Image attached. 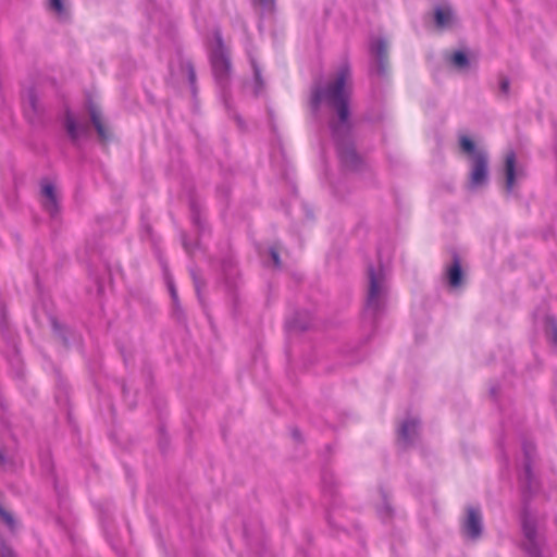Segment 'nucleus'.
I'll use <instances>...</instances> for the list:
<instances>
[{
	"instance_id": "nucleus-1",
	"label": "nucleus",
	"mask_w": 557,
	"mask_h": 557,
	"mask_svg": "<svg viewBox=\"0 0 557 557\" xmlns=\"http://www.w3.org/2000/svg\"><path fill=\"white\" fill-rule=\"evenodd\" d=\"M350 99L351 71L349 65L344 63L337 69L332 81L325 85L315 84L311 87L309 108L314 116L320 113L322 104L329 109V128L341 163L347 170L358 171L362 166V158L355 146Z\"/></svg>"
},
{
	"instance_id": "nucleus-2",
	"label": "nucleus",
	"mask_w": 557,
	"mask_h": 557,
	"mask_svg": "<svg viewBox=\"0 0 557 557\" xmlns=\"http://www.w3.org/2000/svg\"><path fill=\"white\" fill-rule=\"evenodd\" d=\"M524 462L519 474V486L522 494L523 509L521 513V528L523 533L522 548L527 557H549L543 553V540L537 533L536 521L530 513V500L539 490V482L532 471L535 447L532 443L522 445Z\"/></svg>"
},
{
	"instance_id": "nucleus-3",
	"label": "nucleus",
	"mask_w": 557,
	"mask_h": 557,
	"mask_svg": "<svg viewBox=\"0 0 557 557\" xmlns=\"http://www.w3.org/2000/svg\"><path fill=\"white\" fill-rule=\"evenodd\" d=\"M389 295L387 271L381 263L369 264L367 268V287L362 322L373 330L377 321L385 314Z\"/></svg>"
},
{
	"instance_id": "nucleus-4",
	"label": "nucleus",
	"mask_w": 557,
	"mask_h": 557,
	"mask_svg": "<svg viewBox=\"0 0 557 557\" xmlns=\"http://www.w3.org/2000/svg\"><path fill=\"white\" fill-rule=\"evenodd\" d=\"M460 148L470 157V172L468 188L475 190L484 187L488 183V153L484 149H479L472 139L461 136L459 139Z\"/></svg>"
},
{
	"instance_id": "nucleus-5",
	"label": "nucleus",
	"mask_w": 557,
	"mask_h": 557,
	"mask_svg": "<svg viewBox=\"0 0 557 557\" xmlns=\"http://www.w3.org/2000/svg\"><path fill=\"white\" fill-rule=\"evenodd\" d=\"M214 36L216 46L211 51L210 61L216 83L224 88L228 83L231 74V61L224 48L221 34L216 32Z\"/></svg>"
},
{
	"instance_id": "nucleus-6",
	"label": "nucleus",
	"mask_w": 557,
	"mask_h": 557,
	"mask_svg": "<svg viewBox=\"0 0 557 557\" xmlns=\"http://www.w3.org/2000/svg\"><path fill=\"white\" fill-rule=\"evenodd\" d=\"M370 52L373 55L371 73L385 76L388 69L387 41L384 38H375L370 42Z\"/></svg>"
},
{
	"instance_id": "nucleus-7",
	"label": "nucleus",
	"mask_w": 557,
	"mask_h": 557,
	"mask_svg": "<svg viewBox=\"0 0 557 557\" xmlns=\"http://www.w3.org/2000/svg\"><path fill=\"white\" fill-rule=\"evenodd\" d=\"M466 513V518L462 522V533L471 540H478L483 532L481 509L476 506H468Z\"/></svg>"
},
{
	"instance_id": "nucleus-8",
	"label": "nucleus",
	"mask_w": 557,
	"mask_h": 557,
	"mask_svg": "<svg viewBox=\"0 0 557 557\" xmlns=\"http://www.w3.org/2000/svg\"><path fill=\"white\" fill-rule=\"evenodd\" d=\"M63 126L65 132L75 147L81 146V139L87 138L90 133V127L86 123H78L76 117L70 110H66L63 117Z\"/></svg>"
},
{
	"instance_id": "nucleus-9",
	"label": "nucleus",
	"mask_w": 557,
	"mask_h": 557,
	"mask_svg": "<svg viewBox=\"0 0 557 557\" xmlns=\"http://www.w3.org/2000/svg\"><path fill=\"white\" fill-rule=\"evenodd\" d=\"M420 429V421L417 418L406 419L398 429V443L403 447H408L413 444L418 436Z\"/></svg>"
},
{
	"instance_id": "nucleus-10",
	"label": "nucleus",
	"mask_w": 557,
	"mask_h": 557,
	"mask_svg": "<svg viewBox=\"0 0 557 557\" xmlns=\"http://www.w3.org/2000/svg\"><path fill=\"white\" fill-rule=\"evenodd\" d=\"M433 17L434 24L438 29H449L457 22L455 11L449 4L435 7Z\"/></svg>"
},
{
	"instance_id": "nucleus-11",
	"label": "nucleus",
	"mask_w": 557,
	"mask_h": 557,
	"mask_svg": "<svg viewBox=\"0 0 557 557\" xmlns=\"http://www.w3.org/2000/svg\"><path fill=\"white\" fill-rule=\"evenodd\" d=\"M516 153L515 151H509L506 154L505 159V177H506V191L511 193L515 186L517 178L522 177V171H518L516 169Z\"/></svg>"
},
{
	"instance_id": "nucleus-12",
	"label": "nucleus",
	"mask_w": 557,
	"mask_h": 557,
	"mask_svg": "<svg viewBox=\"0 0 557 557\" xmlns=\"http://www.w3.org/2000/svg\"><path fill=\"white\" fill-rule=\"evenodd\" d=\"M87 110H88V113L90 116V122H91L92 126L95 127L99 139L101 141L109 140L110 133L101 120V112L98 109V107L94 102L88 101Z\"/></svg>"
},
{
	"instance_id": "nucleus-13",
	"label": "nucleus",
	"mask_w": 557,
	"mask_h": 557,
	"mask_svg": "<svg viewBox=\"0 0 557 557\" xmlns=\"http://www.w3.org/2000/svg\"><path fill=\"white\" fill-rule=\"evenodd\" d=\"M445 274L450 287H459L461 285L463 272L457 252L453 253V262L446 268Z\"/></svg>"
},
{
	"instance_id": "nucleus-14",
	"label": "nucleus",
	"mask_w": 557,
	"mask_h": 557,
	"mask_svg": "<svg viewBox=\"0 0 557 557\" xmlns=\"http://www.w3.org/2000/svg\"><path fill=\"white\" fill-rule=\"evenodd\" d=\"M45 210L51 215L54 216L59 212V200L57 196L55 188L52 184H45L41 188Z\"/></svg>"
},
{
	"instance_id": "nucleus-15",
	"label": "nucleus",
	"mask_w": 557,
	"mask_h": 557,
	"mask_svg": "<svg viewBox=\"0 0 557 557\" xmlns=\"http://www.w3.org/2000/svg\"><path fill=\"white\" fill-rule=\"evenodd\" d=\"M42 109L39 104L37 95L34 89L28 90L24 113L30 123H35L40 116Z\"/></svg>"
},
{
	"instance_id": "nucleus-16",
	"label": "nucleus",
	"mask_w": 557,
	"mask_h": 557,
	"mask_svg": "<svg viewBox=\"0 0 557 557\" xmlns=\"http://www.w3.org/2000/svg\"><path fill=\"white\" fill-rule=\"evenodd\" d=\"M286 324L290 330L304 332L310 327L311 319L307 313L297 312L293 319L287 321Z\"/></svg>"
},
{
	"instance_id": "nucleus-17",
	"label": "nucleus",
	"mask_w": 557,
	"mask_h": 557,
	"mask_svg": "<svg viewBox=\"0 0 557 557\" xmlns=\"http://www.w3.org/2000/svg\"><path fill=\"white\" fill-rule=\"evenodd\" d=\"M322 488L325 496H329L330 498H334L336 496L334 476L327 471L322 473Z\"/></svg>"
},
{
	"instance_id": "nucleus-18",
	"label": "nucleus",
	"mask_w": 557,
	"mask_h": 557,
	"mask_svg": "<svg viewBox=\"0 0 557 557\" xmlns=\"http://www.w3.org/2000/svg\"><path fill=\"white\" fill-rule=\"evenodd\" d=\"M381 494L383 504L377 508V513L381 520L386 521L393 517L394 509L391 503L388 502L387 494L384 491H381Z\"/></svg>"
},
{
	"instance_id": "nucleus-19",
	"label": "nucleus",
	"mask_w": 557,
	"mask_h": 557,
	"mask_svg": "<svg viewBox=\"0 0 557 557\" xmlns=\"http://www.w3.org/2000/svg\"><path fill=\"white\" fill-rule=\"evenodd\" d=\"M251 66H252V71H253V82H255L253 92L256 96H259L264 90V81L261 75V69L259 67V65L257 64V62L255 60L251 61Z\"/></svg>"
},
{
	"instance_id": "nucleus-20",
	"label": "nucleus",
	"mask_w": 557,
	"mask_h": 557,
	"mask_svg": "<svg viewBox=\"0 0 557 557\" xmlns=\"http://www.w3.org/2000/svg\"><path fill=\"white\" fill-rule=\"evenodd\" d=\"M450 62L458 70H465L470 65L469 58L463 51H455L450 57Z\"/></svg>"
},
{
	"instance_id": "nucleus-21",
	"label": "nucleus",
	"mask_w": 557,
	"mask_h": 557,
	"mask_svg": "<svg viewBox=\"0 0 557 557\" xmlns=\"http://www.w3.org/2000/svg\"><path fill=\"white\" fill-rule=\"evenodd\" d=\"M545 332L549 342L553 345L557 346V322L555 321V319L547 318Z\"/></svg>"
},
{
	"instance_id": "nucleus-22",
	"label": "nucleus",
	"mask_w": 557,
	"mask_h": 557,
	"mask_svg": "<svg viewBox=\"0 0 557 557\" xmlns=\"http://www.w3.org/2000/svg\"><path fill=\"white\" fill-rule=\"evenodd\" d=\"M255 5L260 7L262 14H273L276 8V0H252Z\"/></svg>"
},
{
	"instance_id": "nucleus-23",
	"label": "nucleus",
	"mask_w": 557,
	"mask_h": 557,
	"mask_svg": "<svg viewBox=\"0 0 557 557\" xmlns=\"http://www.w3.org/2000/svg\"><path fill=\"white\" fill-rule=\"evenodd\" d=\"M190 275H191V278H193V282H194V286H195L198 299L200 301H202L201 288L205 286V282L201 278V276L198 273V271L196 269H194V268L190 269Z\"/></svg>"
},
{
	"instance_id": "nucleus-24",
	"label": "nucleus",
	"mask_w": 557,
	"mask_h": 557,
	"mask_svg": "<svg viewBox=\"0 0 557 557\" xmlns=\"http://www.w3.org/2000/svg\"><path fill=\"white\" fill-rule=\"evenodd\" d=\"M169 290H170V294H171V298H172V301H173V306H174L175 312H176L178 319H181L182 310H181L180 304H178L177 292H176V288H175L173 283H169Z\"/></svg>"
},
{
	"instance_id": "nucleus-25",
	"label": "nucleus",
	"mask_w": 557,
	"mask_h": 557,
	"mask_svg": "<svg viewBox=\"0 0 557 557\" xmlns=\"http://www.w3.org/2000/svg\"><path fill=\"white\" fill-rule=\"evenodd\" d=\"M0 518L3 520V522L8 525L10 530H13L15 528V520L11 512L7 511L1 505H0Z\"/></svg>"
},
{
	"instance_id": "nucleus-26",
	"label": "nucleus",
	"mask_w": 557,
	"mask_h": 557,
	"mask_svg": "<svg viewBox=\"0 0 557 557\" xmlns=\"http://www.w3.org/2000/svg\"><path fill=\"white\" fill-rule=\"evenodd\" d=\"M191 219L194 224L199 228V231H202L205 228L201 216L194 203H191Z\"/></svg>"
},
{
	"instance_id": "nucleus-27",
	"label": "nucleus",
	"mask_w": 557,
	"mask_h": 557,
	"mask_svg": "<svg viewBox=\"0 0 557 557\" xmlns=\"http://www.w3.org/2000/svg\"><path fill=\"white\" fill-rule=\"evenodd\" d=\"M499 90L503 95L508 96L510 91V81L506 76L499 78Z\"/></svg>"
},
{
	"instance_id": "nucleus-28",
	"label": "nucleus",
	"mask_w": 557,
	"mask_h": 557,
	"mask_svg": "<svg viewBox=\"0 0 557 557\" xmlns=\"http://www.w3.org/2000/svg\"><path fill=\"white\" fill-rule=\"evenodd\" d=\"M0 557H17V556L10 546H8L4 542H1Z\"/></svg>"
},
{
	"instance_id": "nucleus-29",
	"label": "nucleus",
	"mask_w": 557,
	"mask_h": 557,
	"mask_svg": "<svg viewBox=\"0 0 557 557\" xmlns=\"http://www.w3.org/2000/svg\"><path fill=\"white\" fill-rule=\"evenodd\" d=\"M187 75L189 84L193 88V91L195 92V84H196V72L191 63L187 64Z\"/></svg>"
},
{
	"instance_id": "nucleus-30",
	"label": "nucleus",
	"mask_w": 557,
	"mask_h": 557,
	"mask_svg": "<svg viewBox=\"0 0 557 557\" xmlns=\"http://www.w3.org/2000/svg\"><path fill=\"white\" fill-rule=\"evenodd\" d=\"M51 323H52L53 331L61 337V339L64 343H66V337L64 336L62 329H61L60 324L58 323V321L55 319H52Z\"/></svg>"
},
{
	"instance_id": "nucleus-31",
	"label": "nucleus",
	"mask_w": 557,
	"mask_h": 557,
	"mask_svg": "<svg viewBox=\"0 0 557 557\" xmlns=\"http://www.w3.org/2000/svg\"><path fill=\"white\" fill-rule=\"evenodd\" d=\"M270 256H271V259H272L274 265L276 268H280L281 267V259H280V255H278V252L276 251L275 248H270Z\"/></svg>"
},
{
	"instance_id": "nucleus-32",
	"label": "nucleus",
	"mask_w": 557,
	"mask_h": 557,
	"mask_svg": "<svg viewBox=\"0 0 557 557\" xmlns=\"http://www.w3.org/2000/svg\"><path fill=\"white\" fill-rule=\"evenodd\" d=\"M50 7L58 13H61L63 11L62 0H50Z\"/></svg>"
},
{
	"instance_id": "nucleus-33",
	"label": "nucleus",
	"mask_w": 557,
	"mask_h": 557,
	"mask_svg": "<svg viewBox=\"0 0 557 557\" xmlns=\"http://www.w3.org/2000/svg\"><path fill=\"white\" fill-rule=\"evenodd\" d=\"M292 434H293V437H294L296 441H301V434H300V432H299L298 430H296V429H295V430H293Z\"/></svg>"
},
{
	"instance_id": "nucleus-34",
	"label": "nucleus",
	"mask_w": 557,
	"mask_h": 557,
	"mask_svg": "<svg viewBox=\"0 0 557 557\" xmlns=\"http://www.w3.org/2000/svg\"><path fill=\"white\" fill-rule=\"evenodd\" d=\"M490 393L493 397H496L497 393H498V389L495 387V386H492L491 389H490Z\"/></svg>"
},
{
	"instance_id": "nucleus-35",
	"label": "nucleus",
	"mask_w": 557,
	"mask_h": 557,
	"mask_svg": "<svg viewBox=\"0 0 557 557\" xmlns=\"http://www.w3.org/2000/svg\"><path fill=\"white\" fill-rule=\"evenodd\" d=\"M183 244H184L186 251L190 252L191 248L189 247L188 243L186 240H184Z\"/></svg>"
},
{
	"instance_id": "nucleus-36",
	"label": "nucleus",
	"mask_w": 557,
	"mask_h": 557,
	"mask_svg": "<svg viewBox=\"0 0 557 557\" xmlns=\"http://www.w3.org/2000/svg\"><path fill=\"white\" fill-rule=\"evenodd\" d=\"M0 330H1L2 333L4 332V322L0 323Z\"/></svg>"
},
{
	"instance_id": "nucleus-37",
	"label": "nucleus",
	"mask_w": 557,
	"mask_h": 557,
	"mask_svg": "<svg viewBox=\"0 0 557 557\" xmlns=\"http://www.w3.org/2000/svg\"><path fill=\"white\" fill-rule=\"evenodd\" d=\"M223 272H224V273H225V275H226V280L228 281V277H227V275H228V274H227V272H226V269H225V268L223 269Z\"/></svg>"
},
{
	"instance_id": "nucleus-38",
	"label": "nucleus",
	"mask_w": 557,
	"mask_h": 557,
	"mask_svg": "<svg viewBox=\"0 0 557 557\" xmlns=\"http://www.w3.org/2000/svg\"><path fill=\"white\" fill-rule=\"evenodd\" d=\"M122 391H123L124 394L126 393V386L125 385L122 386Z\"/></svg>"
},
{
	"instance_id": "nucleus-39",
	"label": "nucleus",
	"mask_w": 557,
	"mask_h": 557,
	"mask_svg": "<svg viewBox=\"0 0 557 557\" xmlns=\"http://www.w3.org/2000/svg\"><path fill=\"white\" fill-rule=\"evenodd\" d=\"M327 521H329V523H332L330 515L327 516Z\"/></svg>"
}]
</instances>
